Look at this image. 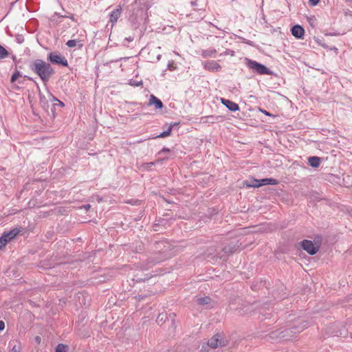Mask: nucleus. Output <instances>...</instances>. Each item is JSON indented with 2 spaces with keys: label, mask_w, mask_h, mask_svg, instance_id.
<instances>
[{
  "label": "nucleus",
  "mask_w": 352,
  "mask_h": 352,
  "mask_svg": "<svg viewBox=\"0 0 352 352\" xmlns=\"http://www.w3.org/2000/svg\"><path fill=\"white\" fill-rule=\"evenodd\" d=\"M203 67L210 72H218L222 69L221 65L216 60H206L201 63Z\"/></svg>",
  "instance_id": "obj_8"
},
{
  "label": "nucleus",
  "mask_w": 352,
  "mask_h": 352,
  "mask_svg": "<svg viewBox=\"0 0 352 352\" xmlns=\"http://www.w3.org/2000/svg\"><path fill=\"white\" fill-rule=\"evenodd\" d=\"M153 275L150 274H145L144 277L140 276L138 273H137L135 275H134L133 280L137 282H141V281H145L146 280H148L151 278Z\"/></svg>",
  "instance_id": "obj_23"
},
{
  "label": "nucleus",
  "mask_w": 352,
  "mask_h": 352,
  "mask_svg": "<svg viewBox=\"0 0 352 352\" xmlns=\"http://www.w3.org/2000/svg\"><path fill=\"white\" fill-rule=\"evenodd\" d=\"M49 109L50 110L51 113L52 114V116L55 117V115H54V113H55V111H56V106H55V104H52L51 106L50 105V108Z\"/></svg>",
  "instance_id": "obj_30"
},
{
  "label": "nucleus",
  "mask_w": 352,
  "mask_h": 352,
  "mask_svg": "<svg viewBox=\"0 0 352 352\" xmlns=\"http://www.w3.org/2000/svg\"><path fill=\"white\" fill-rule=\"evenodd\" d=\"M321 163V158L317 156H311L308 157V164L313 168L319 167Z\"/></svg>",
  "instance_id": "obj_17"
},
{
  "label": "nucleus",
  "mask_w": 352,
  "mask_h": 352,
  "mask_svg": "<svg viewBox=\"0 0 352 352\" xmlns=\"http://www.w3.org/2000/svg\"><path fill=\"white\" fill-rule=\"evenodd\" d=\"M208 344L211 348L216 349L219 346H225L226 344L222 336L219 333H217L208 340Z\"/></svg>",
  "instance_id": "obj_9"
},
{
  "label": "nucleus",
  "mask_w": 352,
  "mask_h": 352,
  "mask_svg": "<svg viewBox=\"0 0 352 352\" xmlns=\"http://www.w3.org/2000/svg\"><path fill=\"white\" fill-rule=\"evenodd\" d=\"M248 66L259 74H268L270 73V69L267 67L255 60H248Z\"/></svg>",
  "instance_id": "obj_7"
},
{
  "label": "nucleus",
  "mask_w": 352,
  "mask_h": 352,
  "mask_svg": "<svg viewBox=\"0 0 352 352\" xmlns=\"http://www.w3.org/2000/svg\"><path fill=\"white\" fill-rule=\"evenodd\" d=\"M164 318H166V316L163 315V314H160L158 316H157V322L158 321H162Z\"/></svg>",
  "instance_id": "obj_38"
},
{
  "label": "nucleus",
  "mask_w": 352,
  "mask_h": 352,
  "mask_svg": "<svg viewBox=\"0 0 352 352\" xmlns=\"http://www.w3.org/2000/svg\"><path fill=\"white\" fill-rule=\"evenodd\" d=\"M19 76L20 74L19 72L14 73L11 77V81L14 82Z\"/></svg>",
  "instance_id": "obj_31"
},
{
  "label": "nucleus",
  "mask_w": 352,
  "mask_h": 352,
  "mask_svg": "<svg viewBox=\"0 0 352 352\" xmlns=\"http://www.w3.org/2000/svg\"><path fill=\"white\" fill-rule=\"evenodd\" d=\"M47 60L54 65L68 66L67 58L58 52H52L47 55Z\"/></svg>",
  "instance_id": "obj_4"
},
{
  "label": "nucleus",
  "mask_w": 352,
  "mask_h": 352,
  "mask_svg": "<svg viewBox=\"0 0 352 352\" xmlns=\"http://www.w3.org/2000/svg\"><path fill=\"white\" fill-rule=\"evenodd\" d=\"M127 40H128L129 41H133V38H127Z\"/></svg>",
  "instance_id": "obj_45"
},
{
  "label": "nucleus",
  "mask_w": 352,
  "mask_h": 352,
  "mask_svg": "<svg viewBox=\"0 0 352 352\" xmlns=\"http://www.w3.org/2000/svg\"><path fill=\"white\" fill-rule=\"evenodd\" d=\"M38 94H39V98H40V104L41 106V107L47 112L48 115L50 114V112L49 111V108H50V104H49V102L50 101V100L49 99V97L45 95H44L41 91V89H38Z\"/></svg>",
  "instance_id": "obj_11"
},
{
  "label": "nucleus",
  "mask_w": 352,
  "mask_h": 352,
  "mask_svg": "<svg viewBox=\"0 0 352 352\" xmlns=\"http://www.w3.org/2000/svg\"><path fill=\"white\" fill-rule=\"evenodd\" d=\"M309 1L310 5L315 6L319 3L320 0H309Z\"/></svg>",
  "instance_id": "obj_35"
},
{
  "label": "nucleus",
  "mask_w": 352,
  "mask_h": 352,
  "mask_svg": "<svg viewBox=\"0 0 352 352\" xmlns=\"http://www.w3.org/2000/svg\"><path fill=\"white\" fill-rule=\"evenodd\" d=\"M151 53H153L154 54H155V52L153 51V52H151Z\"/></svg>",
  "instance_id": "obj_50"
},
{
  "label": "nucleus",
  "mask_w": 352,
  "mask_h": 352,
  "mask_svg": "<svg viewBox=\"0 0 352 352\" xmlns=\"http://www.w3.org/2000/svg\"><path fill=\"white\" fill-rule=\"evenodd\" d=\"M259 183H261L260 180H258V179H254L253 182H252V184H248L246 182L245 184H246V186L248 187L258 188V187H261V186H256V185L258 184Z\"/></svg>",
  "instance_id": "obj_28"
},
{
  "label": "nucleus",
  "mask_w": 352,
  "mask_h": 352,
  "mask_svg": "<svg viewBox=\"0 0 352 352\" xmlns=\"http://www.w3.org/2000/svg\"><path fill=\"white\" fill-rule=\"evenodd\" d=\"M148 105H155V108L157 109H162L163 107L162 102L154 95H151Z\"/></svg>",
  "instance_id": "obj_16"
},
{
  "label": "nucleus",
  "mask_w": 352,
  "mask_h": 352,
  "mask_svg": "<svg viewBox=\"0 0 352 352\" xmlns=\"http://www.w3.org/2000/svg\"><path fill=\"white\" fill-rule=\"evenodd\" d=\"M16 40L18 43H22L24 41L23 37L22 36L18 35L16 38Z\"/></svg>",
  "instance_id": "obj_32"
},
{
  "label": "nucleus",
  "mask_w": 352,
  "mask_h": 352,
  "mask_svg": "<svg viewBox=\"0 0 352 352\" xmlns=\"http://www.w3.org/2000/svg\"><path fill=\"white\" fill-rule=\"evenodd\" d=\"M261 183L256 184V186H265V185H276L278 184V182L276 179L273 178H265L260 179Z\"/></svg>",
  "instance_id": "obj_19"
},
{
  "label": "nucleus",
  "mask_w": 352,
  "mask_h": 352,
  "mask_svg": "<svg viewBox=\"0 0 352 352\" xmlns=\"http://www.w3.org/2000/svg\"><path fill=\"white\" fill-rule=\"evenodd\" d=\"M122 12V7L118 6L116 9H114L109 14V21L113 25L117 22L118 19L121 15Z\"/></svg>",
  "instance_id": "obj_13"
},
{
  "label": "nucleus",
  "mask_w": 352,
  "mask_h": 352,
  "mask_svg": "<svg viewBox=\"0 0 352 352\" xmlns=\"http://www.w3.org/2000/svg\"><path fill=\"white\" fill-rule=\"evenodd\" d=\"M219 119H222V117L220 116H208L205 117H202L201 118V121L204 123H215L218 122Z\"/></svg>",
  "instance_id": "obj_18"
},
{
  "label": "nucleus",
  "mask_w": 352,
  "mask_h": 352,
  "mask_svg": "<svg viewBox=\"0 0 352 352\" xmlns=\"http://www.w3.org/2000/svg\"><path fill=\"white\" fill-rule=\"evenodd\" d=\"M191 4H192V6H195V5H196V2H195V1H192V2H191Z\"/></svg>",
  "instance_id": "obj_44"
},
{
  "label": "nucleus",
  "mask_w": 352,
  "mask_h": 352,
  "mask_svg": "<svg viewBox=\"0 0 352 352\" xmlns=\"http://www.w3.org/2000/svg\"><path fill=\"white\" fill-rule=\"evenodd\" d=\"M60 16L61 17H65V18H69V19H71L72 21H75L74 16L72 14H69L68 15H63V16Z\"/></svg>",
  "instance_id": "obj_33"
},
{
  "label": "nucleus",
  "mask_w": 352,
  "mask_h": 352,
  "mask_svg": "<svg viewBox=\"0 0 352 352\" xmlns=\"http://www.w3.org/2000/svg\"><path fill=\"white\" fill-rule=\"evenodd\" d=\"M215 28L219 30V28H218L217 26H215Z\"/></svg>",
  "instance_id": "obj_48"
},
{
  "label": "nucleus",
  "mask_w": 352,
  "mask_h": 352,
  "mask_svg": "<svg viewBox=\"0 0 352 352\" xmlns=\"http://www.w3.org/2000/svg\"><path fill=\"white\" fill-rule=\"evenodd\" d=\"M160 262L161 260L157 258L156 256H151L146 260L140 261L138 264V267L142 271L148 270Z\"/></svg>",
  "instance_id": "obj_6"
},
{
  "label": "nucleus",
  "mask_w": 352,
  "mask_h": 352,
  "mask_svg": "<svg viewBox=\"0 0 352 352\" xmlns=\"http://www.w3.org/2000/svg\"><path fill=\"white\" fill-rule=\"evenodd\" d=\"M221 103L226 106L230 111H232V112H235L236 111H239V106L238 104L230 100H228V99H226V98H221Z\"/></svg>",
  "instance_id": "obj_12"
},
{
  "label": "nucleus",
  "mask_w": 352,
  "mask_h": 352,
  "mask_svg": "<svg viewBox=\"0 0 352 352\" xmlns=\"http://www.w3.org/2000/svg\"><path fill=\"white\" fill-rule=\"evenodd\" d=\"M297 322L298 324H294L292 327L285 329V330L272 331L269 334H267L265 338H267V340L277 339L289 340L294 334L301 332L307 327V323L306 321L301 320Z\"/></svg>",
  "instance_id": "obj_1"
},
{
  "label": "nucleus",
  "mask_w": 352,
  "mask_h": 352,
  "mask_svg": "<svg viewBox=\"0 0 352 352\" xmlns=\"http://www.w3.org/2000/svg\"><path fill=\"white\" fill-rule=\"evenodd\" d=\"M211 301V298L209 296H205L199 298L197 300V304L200 305H208Z\"/></svg>",
  "instance_id": "obj_24"
},
{
  "label": "nucleus",
  "mask_w": 352,
  "mask_h": 352,
  "mask_svg": "<svg viewBox=\"0 0 352 352\" xmlns=\"http://www.w3.org/2000/svg\"><path fill=\"white\" fill-rule=\"evenodd\" d=\"M215 28L219 30V28H218L217 26H215Z\"/></svg>",
  "instance_id": "obj_47"
},
{
  "label": "nucleus",
  "mask_w": 352,
  "mask_h": 352,
  "mask_svg": "<svg viewBox=\"0 0 352 352\" xmlns=\"http://www.w3.org/2000/svg\"><path fill=\"white\" fill-rule=\"evenodd\" d=\"M215 28L219 30V28H218L217 26H215Z\"/></svg>",
  "instance_id": "obj_49"
},
{
  "label": "nucleus",
  "mask_w": 352,
  "mask_h": 352,
  "mask_svg": "<svg viewBox=\"0 0 352 352\" xmlns=\"http://www.w3.org/2000/svg\"><path fill=\"white\" fill-rule=\"evenodd\" d=\"M149 164H151V165H154V164H155V162H151V163H149Z\"/></svg>",
  "instance_id": "obj_46"
},
{
  "label": "nucleus",
  "mask_w": 352,
  "mask_h": 352,
  "mask_svg": "<svg viewBox=\"0 0 352 352\" xmlns=\"http://www.w3.org/2000/svg\"><path fill=\"white\" fill-rule=\"evenodd\" d=\"M126 203L131 204L132 205H135V204H139L140 201L137 200V199L136 200L131 199V200L127 201Z\"/></svg>",
  "instance_id": "obj_34"
},
{
  "label": "nucleus",
  "mask_w": 352,
  "mask_h": 352,
  "mask_svg": "<svg viewBox=\"0 0 352 352\" xmlns=\"http://www.w3.org/2000/svg\"><path fill=\"white\" fill-rule=\"evenodd\" d=\"M128 85L131 87H139L142 85V80L141 78L135 76V78H132L129 80Z\"/></svg>",
  "instance_id": "obj_21"
},
{
  "label": "nucleus",
  "mask_w": 352,
  "mask_h": 352,
  "mask_svg": "<svg viewBox=\"0 0 352 352\" xmlns=\"http://www.w3.org/2000/svg\"><path fill=\"white\" fill-rule=\"evenodd\" d=\"M160 58H161V54H157V56H156V58H155V59H154V58L151 59V62L158 61V60H160Z\"/></svg>",
  "instance_id": "obj_39"
},
{
  "label": "nucleus",
  "mask_w": 352,
  "mask_h": 352,
  "mask_svg": "<svg viewBox=\"0 0 352 352\" xmlns=\"http://www.w3.org/2000/svg\"><path fill=\"white\" fill-rule=\"evenodd\" d=\"M292 34L296 38H301L304 36L305 30L300 25H295L292 28Z\"/></svg>",
  "instance_id": "obj_15"
},
{
  "label": "nucleus",
  "mask_w": 352,
  "mask_h": 352,
  "mask_svg": "<svg viewBox=\"0 0 352 352\" xmlns=\"http://www.w3.org/2000/svg\"><path fill=\"white\" fill-rule=\"evenodd\" d=\"M241 245V243H239V241L236 243L231 242L222 248V252H223L226 255H230L235 252Z\"/></svg>",
  "instance_id": "obj_10"
},
{
  "label": "nucleus",
  "mask_w": 352,
  "mask_h": 352,
  "mask_svg": "<svg viewBox=\"0 0 352 352\" xmlns=\"http://www.w3.org/2000/svg\"><path fill=\"white\" fill-rule=\"evenodd\" d=\"M170 151V150L168 148L164 147L158 153V154L160 155L162 153H169Z\"/></svg>",
  "instance_id": "obj_36"
},
{
  "label": "nucleus",
  "mask_w": 352,
  "mask_h": 352,
  "mask_svg": "<svg viewBox=\"0 0 352 352\" xmlns=\"http://www.w3.org/2000/svg\"><path fill=\"white\" fill-rule=\"evenodd\" d=\"M46 94H47V96L49 97V99L50 100V102L56 101L57 103H54L55 106H60L63 107L64 103L60 100H58L56 97H54L50 91L49 89H45Z\"/></svg>",
  "instance_id": "obj_20"
},
{
  "label": "nucleus",
  "mask_w": 352,
  "mask_h": 352,
  "mask_svg": "<svg viewBox=\"0 0 352 352\" xmlns=\"http://www.w3.org/2000/svg\"><path fill=\"white\" fill-rule=\"evenodd\" d=\"M68 346L64 344H58L56 347L55 352H67Z\"/></svg>",
  "instance_id": "obj_25"
},
{
  "label": "nucleus",
  "mask_w": 352,
  "mask_h": 352,
  "mask_svg": "<svg viewBox=\"0 0 352 352\" xmlns=\"http://www.w3.org/2000/svg\"><path fill=\"white\" fill-rule=\"evenodd\" d=\"M217 50L213 47H210L206 50H201L197 52V54H200L203 58H214L217 55Z\"/></svg>",
  "instance_id": "obj_14"
},
{
  "label": "nucleus",
  "mask_w": 352,
  "mask_h": 352,
  "mask_svg": "<svg viewBox=\"0 0 352 352\" xmlns=\"http://www.w3.org/2000/svg\"><path fill=\"white\" fill-rule=\"evenodd\" d=\"M80 41H78V40H76V39H72V40H69L67 41V42L66 43V45L69 47H74L77 45L78 43H79Z\"/></svg>",
  "instance_id": "obj_27"
},
{
  "label": "nucleus",
  "mask_w": 352,
  "mask_h": 352,
  "mask_svg": "<svg viewBox=\"0 0 352 352\" xmlns=\"http://www.w3.org/2000/svg\"><path fill=\"white\" fill-rule=\"evenodd\" d=\"M8 51L3 46H1L0 45V59L5 58L8 57Z\"/></svg>",
  "instance_id": "obj_26"
},
{
  "label": "nucleus",
  "mask_w": 352,
  "mask_h": 352,
  "mask_svg": "<svg viewBox=\"0 0 352 352\" xmlns=\"http://www.w3.org/2000/svg\"><path fill=\"white\" fill-rule=\"evenodd\" d=\"M22 230L21 227L14 228L8 232H4L0 237V250L6 245L14 239Z\"/></svg>",
  "instance_id": "obj_3"
},
{
  "label": "nucleus",
  "mask_w": 352,
  "mask_h": 352,
  "mask_svg": "<svg viewBox=\"0 0 352 352\" xmlns=\"http://www.w3.org/2000/svg\"><path fill=\"white\" fill-rule=\"evenodd\" d=\"M260 111H261L262 113H263L264 114L267 115V116H272L269 112H267V111H265V110L260 109Z\"/></svg>",
  "instance_id": "obj_43"
},
{
  "label": "nucleus",
  "mask_w": 352,
  "mask_h": 352,
  "mask_svg": "<svg viewBox=\"0 0 352 352\" xmlns=\"http://www.w3.org/2000/svg\"><path fill=\"white\" fill-rule=\"evenodd\" d=\"M150 296V294H139L138 296H135V299L138 300V301H141L142 300H144L145 298H146L147 297Z\"/></svg>",
  "instance_id": "obj_29"
},
{
  "label": "nucleus",
  "mask_w": 352,
  "mask_h": 352,
  "mask_svg": "<svg viewBox=\"0 0 352 352\" xmlns=\"http://www.w3.org/2000/svg\"><path fill=\"white\" fill-rule=\"evenodd\" d=\"M35 341H36L38 344H40V343H41V337H39V336H36V338H35Z\"/></svg>",
  "instance_id": "obj_42"
},
{
  "label": "nucleus",
  "mask_w": 352,
  "mask_h": 352,
  "mask_svg": "<svg viewBox=\"0 0 352 352\" xmlns=\"http://www.w3.org/2000/svg\"><path fill=\"white\" fill-rule=\"evenodd\" d=\"M177 124H178V123H177V122L170 124L169 125L168 129L166 131H164V132L161 133L156 138H165V137L168 136L170 134V133H171V131L173 130V126L177 125Z\"/></svg>",
  "instance_id": "obj_22"
},
{
  "label": "nucleus",
  "mask_w": 352,
  "mask_h": 352,
  "mask_svg": "<svg viewBox=\"0 0 352 352\" xmlns=\"http://www.w3.org/2000/svg\"><path fill=\"white\" fill-rule=\"evenodd\" d=\"M82 208H85V210H88L91 208V205L90 204H86V205H84L82 206Z\"/></svg>",
  "instance_id": "obj_41"
},
{
  "label": "nucleus",
  "mask_w": 352,
  "mask_h": 352,
  "mask_svg": "<svg viewBox=\"0 0 352 352\" xmlns=\"http://www.w3.org/2000/svg\"><path fill=\"white\" fill-rule=\"evenodd\" d=\"M30 68L37 74L43 82H47L55 72L52 65L42 59H36L30 65Z\"/></svg>",
  "instance_id": "obj_2"
},
{
  "label": "nucleus",
  "mask_w": 352,
  "mask_h": 352,
  "mask_svg": "<svg viewBox=\"0 0 352 352\" xmlns=\"http://www.w3.org/2000/svg\"><path fill=\"white\" fill-rule=\"evenodd\" d=\"M302 248L310 255L316 254L320 248V245L314 243L311 241L305 239L300 243Z\"/></svg>",
  "instance_id": "obj_5"
},
{
  "label": "nucleus",
  "mask_w": 352,
  "mask_h": 352,
  "mask_svg": "<svg viewBox=\"0 0 352 352\" xmlns=\"http://www.w3.org/2000/svg\"><path fill=\"white\" fill-rule=\"evenodd\" d=\"M5 329V323L3 320H0V331Z\"/></svg>",
  "instance_id": "obj_40"
},
{
  "label": "nucleus",
  "mask_w": 352,
  "mask_h": 352,
  "mask_svg": "<svg viewBox=\"0 0 352 352\" xmlns=\"http://www.w3.org/2000/svg\"><path fill=\"white\" fill-rule=\"evenodd\" d=\"M229 55L230 54L231 56H233L234 55V52L232 51V50H227L226 52H224L223 54H221V55Z\"/></svg>",
  "instance_id": "obj_37"
}]
</instances>
